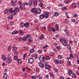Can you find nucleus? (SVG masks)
<instances>
[{
    "label": "nucleus",
    "mask_w": 79,
    "mask_h": 79,
    "mask_svg": "<svg viewBox=\"0 0 79 79\" xmlns=\"http://www.w3.org/2000/svg\"><path fill=\"white\" fill-rule=\"evenodd\" d=\"M19 33L21 34V35H23V34H24V32L21 30L19 31Z\"/></svg>",
    "instance_id": "nucleus-24"
},
{
    "label": "nucleus",
    "mask_w": 79,
    "mask_h": 79,
    "mask_svg": "<svg viewBox=\"0 0 79 79\" xmlns=\"http://www.w3.org/2000/svg\"><path fill=\"white\" fill-rule=\"evenodd\" d=\"M18 63L19 64H21L22 63V61H21V60L18 59Z\"/></svg>",
    "instance_id": "nucleus-16"
},
{
    "label": "nucleus",
    "mask_w": 79,
    "mask_h": 79,
    "mask_svg": "<svg viewBox=\"0 0 79 79\" xmlns=\"http://www.w3.org/2000/svg\"><path fill=\"white\" fill-rule=\"evenodd\" d=\"M61 48H60V46H57L56 47V48L58 50H60Z\"/></svg>",
    "instance_id": "nucleus-46"
},
{
    "label": "nucleus",
    "mask_w": 79,
    "mask_h": 79,
    "mask_svg": "<svg viewBox=\"0 0 79 79\" xmlns=\"http://www.w3.org/2000/svg\"><path fill=\"white\" fill-rule=\"evenodd\" d=\"M2 59L5 61L6 60V57L5 56H2Z\"/></svg>",
    "instance_id": "nucleus-36"
},
{
    "label": "nucleus",
    "mask_w": 79,
    "mask_h": 79,
    "mask_svg": "<svg viewBox=\"0 0 79 79\" xmlns=\"http://www.w3.org/2000/svg\"><path fill=\"white\" fill-rule=\"evenodd\" d=\"M32 42V40H30L28 41V44H31V42Z\"/></svg>",
    "instance_id": "nucleus-54"
},
{
    "label": "nucleus",
    "mask_w": 79,
    "mask_h": 79,
    "mask_svg": "<svg viewBox=\"0 0 79 79\" xmlns=\"http://www.w3.org/2000/svg\"><path fill=\"white\" fill-rule=\"evenodd\" d=\"M40 6H43V3H40Z\"/></svg>",
    "instance_id": "nucleus-55"
},
{
    "label": "nucleus",
    "mask_w": 79,
    "mask_h": 79,
    "mask_svg": "<svg viewBox=\"0 0 79 79\" xmlns=\"http://www.w3.org/2000/svg\"><path fill=\"white\" fill-rule=\"evenodd\" d=\"M65 9H66V7H62V10H64Z\"/></svg>",
    "instance_id": "nucleus-53"
},
{
    "label": "nucleus",
    "mask_w": 79,
    "mask_h": 79,
    "mask_svg": "<svg viewBox=\"0 0 79 79\" xmlns=\"http://www.w3.org/2000/svg\"><path fill=\"white\" fill-rule=\"evenodd\" d=\"M48 31H49V32H50V31H52V29H51V28H50V27H49V28H48Z\"/></svg>",
    "instance_id": "nucleus-39"
},
{
    "label": "nucleus",
    "mask_w": 79,
    "mask_h": 79,
    "mask_svg": "<svg viewBox=\"0 0 79 79\" xmlns=\"http://www.w3.org/2000/svg\"><path fill=\"white\" fill-rule=\"evenodd\" d=\"M45 68L46 69H48V70H50V69L51 68V67L49 65H46L45 66Z\"/></svg>",
    "instance_id": "nucleus-11"
},
{
    "label": "nucleus",
    "mask_w": 79,
    "mask_h": 79,
    "mask_svg": "<svg viewBox=\"0 0 79 79\" xmlns=\"http://www.w3.org/2000/svg\"><path fill=\"white\" fill-rule=\"evenodd\" d=\"M33 2V1H32V0H31L28 3L29 5V6H31V5H32V4Z\"/></svg>",
    "instance_id": "nucleus-14"
},
{
    "label": "nucleus",
    "mask_w": 79,
    "mask_h": 79,
    "mask_svg": "<svg viewBox=\"0 0 79 79\" xmlns=\"http://www.w3.org/2000/svg\"><path fill=\"white\" fill-rule=\"evenodd\" d=\"M31 11L33 13H35V8L32 9L31 10Z\"/></svg>",
    "instance_id": "nucleus-21"
},
{
    "label": "nucleus",
    "mask_w": 79,
    "mask_h": 79,
    "mask_svg": "<svg viewBox=\"0 0 79 79\" xmlns=\"http://www.w3.org/2000/svg\"><path fill=\"white\" fill-rule=\"evenodd\" d=\"M36 12L35 13V15H37V13H38V14H40V12H41V11L40 10V9L39 8H38L36 10Z\"/></svg>",
    "instance_id": "nucleus-5"
},
{
    "label": "nucleus",
    "mask_w": 79,
    "mask_h": 79,
    "mask_svg": "<svg viewBox=\"0 0 79 79\" xmlns=\"http://www.w3.org/2000/svg\"><path fill=\"white\" fill-rule=\"evenodd\" d=\"M59 36V35L58 34H56L55 35V37H56V38H58Z\"/></svg>",
    "instance_id": "nucleus-61"
},
{
    "label": "nucleus",
    "mask_w": 79,
    "mask_h": 79,
    "mask_svg": "<svg viewBox=\"0 0 79 79\" xmlns=\"http://www.w3.org/2000/svg\"><path fill=\"white\" fill-rule=\"evenodd\" d=\"M64 31L65 33H67V32H68V30L67 29L64 30Z\"/></svg>",
    "instance_id": "nucleus-43"
},
{
    "label": "nucleus",
    "mask_w": 79,
    "mask_h": 79,
    "mask_svg": "<svg viewBox=\"0 0 79 79\" xmlns=\"http://www.w3.org/2000/svg\"><path fill=\"white\" fill-rule=\"evenodd\" d=\"M35 58H37V54H35Z\"/></svg>",
    "instance_id": "nucleus-62"
},
{
    "label": "nucleus",
    "mask_w": 79,
    "mask_h": 79,
    "mask_svg": "<svg viewBox=\"0 0 79 79\" xmlns=\"http://www.w3.org/2000/svg\"><path fill=\"white\" fill-rule=\"evenodd\" d=\"M19 8H20V10H22V9H24V8L23 7V6H19Z\"/></svg>",
    "instance_id": "nucleus-42"
},
{
    "label": "nucleus",
    "mask_w": 79,
    "mask_h": 79,
    "mask_svg": "<svg viewBox=\"0 0 79 79\" xmlns=\"http://www.w3.org/2000/svg\"><path fill=\"white\" fill-rule=\"evenodd\" d=\"M12 61V60L11 59H10V58H9V57H7V63H10L11 62V61Z\"/></svg>",
    "instance_id": "nucleus-8"
},
{
    "label": "nucleus",
    "mask_w": 79,
    "mask_h": 79,
    "mask_svg": "<svg viewBox=\"0 0 79 79\" xmlns=\"http://www.w3.org/2000/svg\"><path fill=\"white\" fill-rule=\"evenodd\" d=\"M29 5V3L27 2H25L24 4L23 5H27V6Z\"/></svg>",
    "instance_id": "nucleus-40"
},
{
    "label": "nucleus",
    "mask_w": 79,
    "mask_h": 79,
    "mask_svg": "<svg viewBox=\"0 0 79 79\" xmlns=\"http://www.w3.org/2000/svg\"><path fill=\"white\" fill-rule=\"evenodd\" d=\"M31 38V35H30L27 36V39H30Z\"/></svg>",
    "instance_id": "nucleus-29"
},
{
    "label": "nucleus",
    "mask_w": 79,
    "mask_h": 79,
    "mask_svg": "<svg viewBox=\"0 0 79 79\" xmlns=\"http://www.w3.org/2000/svg\"><path fill=\"white\" fill-rule=\"evenodd\" d=\"M23 40V38L20 37L19 38V41H22Z\"/></svg>",
    "instance_id": "nucleus-48"
},
{
    "label": "nucleus",
    "mask_w": 79,
    "mask_h": 79,
    "mask_svg": "<svg viewBox=\"0 0 79 79\" xmlns=\"http://www.w3.org/2000/svg\"><path fill=\"white\" fill-rule=\"evenodd\" d=\"M34 22L35 23H38V20H37L35 19L34 20Z\"/></svg>",
    "instance_id": "nucleus-63"
},
{
    "label": "nucleus",
    "mask_w": 79,
    "mask_h": 79,
    "mask_svg": "<svg viewBox=\"0 0 79 79\" xmlns=\"http://www.w3.org/2000/svg\"><path fill=\"white\" fill-rule=\"evenodd\" d=\"M67 47L69 50H71V46L70 45H68Z\"/></svg>",
    "instance_id": "nucleus-44"
},
{
    "label": "nucleus",
    "mask_w": 79,
    "mask_h": 79,
    "mask_svg": "<svg viewBox=\"0 0 79 79\" xmlns=\"http://www.w3.org/2000/svg\"><path fill=\"white\" fill-rule=\"evenodd\" d=\"M38 64L40 67V68H43L44 67V64L42 63L39 62Z\"/></svg>",
    "instance_id": "nucleus-6"
},
{
    "label": "nucleus",
    "mask_w": 79,
    "mask_h": 79,
    "mask_svg": "<svg viewBox=\"0 0 79 79\" xmlns=\"http://www.w3.org/2000/svg\"><path fill=\"white\" fill-rule=\"evenodd\" d=\"M45 60H50V57H49L48 56L46 57Z\"/></svg>",
    "instance_id": "nucleus-41"
},
{
    "label": "nucleus",
    "mask_w": 79,
    "mask_h": 79,
    "mask_svg": "<svg viewBox=\"0 0 79 79\" xmlns=\"http://www.w3.org/2000/svg\"><path fill=\"white\" fill-rule=\"evenodd\" d=\"M77 5V4H76V3H74L72 4V7L73 8H75Z\"/></svg>",
    "instance_id": "nucleus-17"
},
{
    "label": "nucleus",
    "mask_w": 79,
    "mask_h": 79,
    "mask_svg": "<svg viewBox=\"0 0 79 79\" xmlns=\"http://www.w3.org/2000/svg\"><path fill=\"white\" fill-rule=\"evenodd\" d=\"M34 52V49H31L30 50V52L31 53H33V52Z\"/></svg>",
    "instance_id": "nucleus-28"
},
{
    "label": "nucleus",
    "mask_w": 79,
    "mask_h": 79,
    "mask_svg": "<svg viewBox=\"0 0 79 79\" xmlns=\"http://www.w3.org/2000/svg\"><path fill=\"white\" fill-rule=\"evenodd\" d=\"M26 68L27 69H28V70L29 71H31V69L29 68L28 67H26Z\"/></svg>",
    "instance_id": "nucleus-45"
},
{
    "label": "nucleus",
    "mask_w": 79,
    "mask_h": 79,
    "mask_svg": "<svg viewBox=\"0 0 79 79\" xmlns=\"http://www.w3.org/2000/svg\"><path fill=\"white\" fill-rule=\"evenodd\" d=\"M54 71H55L56 72H58V69H54Z\"/></svg>",
    "instance_id": "nucleus-64"
},
{
    "label": "nucleus",
    "mask_w": 79,
    "mask_h": 79,
    "mask_svg": "<svg viewBox=\"0 0 79 79\" xmlns=\"http://www.w3.org/2000/svg\"><path fill=\"white\" fill-rule=\"evenodd\" d=\"M39 39H40V40H42V39H44V35L42 34L39 37Z\"/></svg>",
    "instance_id": "nucleus-10"
},
{
    "label": "nucleus",
    "mask_w": 79,
    "mask_h": 79,
    "mask_svg": "<svg viewBox=\"0 0 79 79\" xmlns=\"http://www.w3.org/2000/svg\"><path fill=\"white\" fill-rule=\"evenodd\" d=\"M77 14H75L73 15V17H77Z\"/></svg>",
    "instance_id": "nucleus-52"
},
{
    "label": "nucleus",
    "mask_w": 79,
    "mask_h": 79,
    "mask_svg": "<svg viewBox=\"0 0 79 79\" xmlns=\"http://www.w3.org/2000/svg\"><path fill=\"white\" fill-rule=\"evenodd\" d=\"M12 6H15V3L12 2Z\"/></svg>",
    "instance_id": "nucleus-50"
},
{
    "label": "nucleus",
    "mask_w": 79,
    "mask_h": 79,
    "mask_svg": "<svg viewBox=\"0 0 79 79\" xmlns=\"http://www.w3.org/2000/svg\"><path fill=\"white\" fill-rule=\"evenodd\" d=\"M72 77L73 78H76V75L75 73H73L72 76Z\"/></svg>",
    "instance_id": "nucleus-18"
},
{
    "label": "nucleus",
    "mask_w": 79,
    "mask_h": 79,
    "mask_svg": "<svg viewBox=\"0 0 79 79\" xmlns=\"http://www.w3.org/2000/svg\"><path fill=\"white\" fill-rule=\"evenodd\" d=\"M67 64H71V62L69 60H68L67 61Z\"/></svg>",
    "instance_id": "nucleus-47"
},
{
    "label": "nucleus",
    "mask_w": 79,
    "mask_h": 79,
    "mask_svg": "<svg viewBox=\"0 0 79 79\" xmlns=\"http://www.w3.org/2000/svg\"><path fill=\"white\" fill-rule=\"evenodd\" d=\"M12 10H12V9H10L9 10V12H11V11H12Z\"/></svg>",
    "instance_id": "nucleus-60"
},
{
    "label": "nucleus",
    "mask_w": 79,
    "mask_h": 79,
    "mask_svg": "<svg viewBox=\"0 0 79 79\" xmlns=\"http://www.w3.org/2000/svg\"><path fill=\"white\" fill-rule=\"evenodd\" d=\"M28 62L30 63H32L34 62V59L32 58H30L28 60Z\"/></svg>",
    "instance_id": "nucleus-4"
},
{
    "label": "nucleus",
    "mask_w": 79,
    "mask_h": 79,
    "mask_svg": "<svg viewBox=\"0 0 79 79\" xmlns=\"http://www.w3.org/2000/svg\"><path fill=\"white\" fill-rule=\"evenodd\" d=\"M62 44L64 46H66L67 45V41L64 38L63 40Z\"/></svg>",
    "instance_id": "nucleus-1"
},
{
    "label": "nucleus",
    "mask_w": 79,
    "mask_h": 79,
    "mask_svg": "<svg viewBox=\"0 0 79 79\" xmlns=\"http://www.w3.org/2000/svg\"><path fill=\"white\" fill-rule=\"evenodd\" d=\"M69 72V73L70 75V74H73V71L72 70H69L68 71Z\"/></svg>",
    "instance_id": "nucleus-25"
},
{
    "label": "nucleus",
    "mask_w": 79,
    "mask_h": 79,
    "mask_svg": "<svg viewBox=\"0 0 79 79\" xmlns=\"http://www.w3.org/2000/svg\"><path fill=\"white\" fill-rule=\"evenodd\" d=\"M48 14H49V12H46L45 13L44 16L45 18H48L49 16Z\"/></svg>",
    "instance_id": "nucleus-7"
},
{
    "label": "nucleus",
    "mask_w": 79,
    "mask_h": 79,
    "mask_svg": "<svg viewBox=\"0 0 79 79\" xmlns=\"http://www.w3.org/2000/svg\"><path fill=\"white\" fill-rule=\"evenodd\" d=\"M70 58H74V56H73V55L72 54H70Z\"/></svg>",
    "instance_id": "nucleus-35"
},
{
    "label": "nucleus",
    "mask_w": 79,
    "mask_h": 79,
    "mask_svg": "<svg viewBox=\"0 0 79 79\" xmlns=\"http://www.w3.org/2000/svg\"><path fill=\"white\" fill-rule=\"evenodd\" d=\"M58 58L59 59H62V58H63V56H62L61 55H59L58 56Z\"/></svg>",
    "instance_id": "nucleus-27"
},
{
    "label": "nucleus",
    "mask_w": 79,
    "mask_h": 79,
    "mask_svg": "<svg viewBox=\"0 0 79 79\" xmlns=\"http://www.w3.org/2000/svg\"><path fill=\"white\" fill-rule=\"evenodd\" d=\"M75 57H76V58H77V57H78V55L77 54H75Z\"/></svg>",
    "instance_id": "nucleus-57"
},
{
    "label": "nucleus",
    "mask_w": 79,
    "mask_h": 79,
    "mask_svg": "<svg viewBox=\"0 0 79 79\" xmlns=\"http://www.w3.org/2000/svg\"><path fill=\"white\" fill-rule=\"evenodd\" d=\"M31 79H35V77L34 76H32Z\"/></svg>",
    "instance_id": "nucleus-56"
},
{
    "label": "nucleus",
    "mask_w": 79,
    "mask_h": 79,
    "mask_svg": "<svg viewBox=\"0 0 79 79\" xmlns=\"http://www.w3.org/2000/svg\"><path fill=\"white\" fill-rule=\"evenodd\" d=\"M65 3H66V4H69V3H70V2L69 1V0H68L67 1H65L64 2Z\"/></svg>",
    "instance_id": "nucleus-26"
},
{
    "label": "nucleus",
    "mask_w": 79,
    "mask_h": 79,
    "mask_svg": "<svg viewBox=\"0 0 79 79\" xmlns=\"http://www.w3.org/2000/svg\"><path fill=\"white\" fill-rule=\"evenodd\" d=\"M19 9L18 7H16L15 8V11H17V12H18L19 11Z\"/></svg>",
    "instance_id": "nucleus-32"
},
{
    "label": "nucleus",
    "mask_w": 79,
    "mask_h": 79,
    "mask_svg": "<svg viewBox=\"0 0 79 79\" xmlns=\"http://www.w3.org/2000/svg\"><path fill=\"white\" fill-rule=\"evenodd\" d=\"M24 23H21L20 24V27H23L24 26Z\"/></svg>",
    "instance_id": "nucleus-30"
},
{
    "label": "nucleus",
    "mask_w": 79,
    "mask_h": 79,
    "mask_svg": "<svg viewBox=\"0 0 79 79\" xmlns=\"http://www.w3.org/2000/svg\"><path fill=\"white\" fill-rule=\"evenodd\" d=\"M27 76V73H25L23 75L24 77H26Z\"/></svg>",
    "instance_id": "nucleus-58"
},
{
    "label": "nucleus",
    "mask_w": 79,
    "mask_h": 79,
    "mask_svg": "<svg viewBox=\"0 0 79 79\" xmlns=\"http://www.w3.org/2000/svg\"><path fill=\"white\" fill-rule=\"evenodd\" d=\"M24 26L25 27H28L29 26V23H27L26 24H24Z\"/></svg>",
    "instance_id": "nucleus-12"
},
{
    "label": "nucleus",
    "mask_w": 79,
    "mask_h": 79,
    "mask_svg": "<svg viewBox=\"0 0 79 79\" xmlns=\"http://www.w3.org/2000/svg\"><path fill=\"white\" fill-rule=\"evenodd\" d=\"M7 77H8V74L6 73H5L3 74V77L4 79H6L7 78Z\"/></svg>",
    "instance_id": "nucleus-9"
},
{
    "label": "nucleus",
    "mask_w": 79,
    "mask_h": 79,
    "mask_svg": "<svg viewBox=\"0 0 79 79\" xmlns=\"http://www.w3.org/2000/svg\"><path fill=\"white\" fill-rule=\"evenodd\" d=\"M34 6H37V1L35 0H34L33 1Z\"/></svg>",
    "instance_id": "nucleus-15"
},
{
    "label": "nucleus",
    "mask_w": 79,
    "mask_h": 79,
    "mask_svg": "<svg viewBox=\"0 0 79 79\" xmlns=\"http://www.w3.org/2000/svg\"><path fill=\"white\" fill-rule=\"evenodd\" d=\"M52 32H55L56 30L54 28V27L52 28Z\"/></svg>",
    "instance_id": "nucleus-37"
},
{
    "label": "nucleus",
    "mask_w": 79,
    "mask_h": 79,
    "mask_svg": "<svg viewBox=\"0 0 79 79\" xmlns=\"http://www.w3.org/2000/svg\"><path fill=\"white\" fill-rule=\"evenodd\" d=\"M8 50L9 52L11 51V46H9L8 47Z\"/></svg>",
    "instance_id": "nucleus-38"
},
{
    "label": "nucleus",
    "mask_w": 79,
    "mask_h": 79,
    "mask_svg": "<svg viewBox=\"0 0 79 79\" xmlns=\"http://www.w3.org/2000/svg\"><path fill=\"white\" fill-rule=\"evenodd\" d=\"M15 54H16V55H19V52H16L15 53Z\"/></svg>",
    "instance_id": "nucleus-59"
},
{
    "label": "nucleus",
    "mask_w": 79,
    "mask_h": 79,
    "mask_svg": "<svg viewBox=\"0 0 79 79\" xmlns=\"http://www.w3.org/2000/svg\"><path fill=\"white\" fill-rule=\"evenodd\" d=\"M40 18L42 19H43L44 18V15H41L39 16Z\"/></svg>",
    "instance_id": "nucleus-22"
},
{
    "label": "nucleus",
    "mask_w": 79,
    "mask_h": 79,
    "mask_svg": "<svg viewBox=\"0 0 79 79\" xmlns=\"http://www.w3.org/2000/svg\"><path fill=\"white\" fill-rule=\"evenodd\" d=\"M16 50H17V48L15 47H14L13 48V52H15Z\"/></svg>",
    "instance_id": "nucleus-20"
},
{
    "label": "nucleus",
    "mask_w": 79,
    "mask_h": 79,
    "mask_svg": "<svg viewBox=\"0 0 79 79\" xmlns=\"http://www.w3.org/2000/svg\"><path fill=\"white\" fill-rule=\"evenodd\" d=\"M59 15V13H58V12H56L55 13V15L56 16H58Z\"/></svg>",
    "instance_id": "nucleus-34"
},
{
    "label": "nucleus",
    "mask_w": 79,
    "mask_h": 79,
    "mask_svg": "<svg viewBox=\"0 0 79 79\" xmlns=\"http://www.w3.org/2000/svg\"><path fill=\"white\" fill-rule=\"evenodd\" d=\"M42 29L43 30H44V31H45V30H46V28L45 27H42Z\"/></svg>",
    "instance_id": "nucleus-51"
},
{
    "label": "nucleus",
    "mask_w": 79,
    "mask_h": 79,
    "mask_svg": "<svg viewBox=\"0 0 79 79\" xmlns=\"http://www.w3.org/2000/svg\"><path fill=\"white\" fill-rule=\"evenodd\" d=\"M44 56L43 55H41L40 57L39 60L40 61H44Z\"/></svg>",
    "instance_id": "nucleus-2"
},
{
    "label": "nucleus",
    "mask_w": 79,
    "mask_h": 79,
    "mask_svg": "<svg viewBox=\"0 0 79 79\" xmlns=\"http://www.w3.org/2000/svg\"><path fill=\"white\" fill-rule=\"evenodd\" d=\"M14 59L15 60H18V56H14Z\"/></svg>",
    "instance_id": "nucleus-31"
},
{
    "label": "nucleus",
    "mask_w": 79,
    "mask_h": 79,
    "mask_svg": "<svg viewBox=\"0 0 79 79\" xmlns=\"http://www.w3.org/2000/svg\"><path fill=\"white\" fill-rule=\"evenodd\" d=\"M23 40H26V37H23L22 38Z\"/></svg>",
    "instance_id": "nucleus-49"
},
{
    "label": "nucleus",
    "mask_w": 79,
    "mask_h": 79,
    "mask_svg": "<svg viewBox=\"0 0 79 79\" xmlns=\"http://www.w3.org/2000/svg\"><path fill=\"white\" fill-rule=\"evenodd\" d=\"M18 31L16 30L12 32V34H18Z\"/></svg>",
    "instance_id": "nucleus-19"
},
{
    "label": "nucleus",
    "mask_w": 79,
    "mask_h": 79,
    "mask_svg": "<svg viewBox=\"0 0 79 79\" xmlns=\"http://www.w3.org/2000/svg\"><path fill=\"white\" fill-rule=\"evenodd\" d=\"M13 16L12 15H9V17L8 18V19H13Z\"/></svg>",
    "instance_id": "nucleus-33"
},
{
    "label": "nucleus",
    "mask_w": 79,
    "mask_h": 79,
    "mask_svg": "<svg viewBox=\"0 0 79 79\" xmlns=\"http://www.w3.org/2000/svg\"><path fill=\"white\" fill-rule=\"evenodd\" d=\"M15 10H13L11 13V14L13 16H14V15H15L16 14V13L15 12Z\"/></svg>",
    "instance_id": "nucleus-13"
},
{
    "label": "nucleus",
    "mask_w": 79,
    "mask_h": 79,
    "mask_svg": "<svg viewBox=\"0 0 79 79\" xmlns=\"http://www.w3.org/2000/svg\"><path fill=\"white\" fill-rule=\"evenodd\" d=\"M50 76L52 78H54V75H53V74L52 73H50Z\"/></svg>",
    "instance_id": "nucleus-23"
},
{
    "label": "nucleus",
    "mask_w": 79,
    "mask_h": 79,
    "mask_svg": "<svg viewBox=\"0 0 79 79\" xmlns=\"http://www.w3.org/2000/svg\"><path fill=\"white\" fill-rule=\"evenodd\" d=\"M54 63H55V64H60V61L57 59H55L54 60Z\"/></svg>",
    "instance_id": "nucleus-3"
}]
</instances>
